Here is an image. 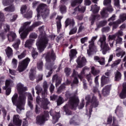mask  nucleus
I'll return each instance as SVG.
<instances>
[{"instance_id":"obj_1","label":"nucleus","mask_w":126,"mask_h":126,"mask_svg":"<svg viewBox=\"0 0 126 126\" xmlns=\"http://www.w3.org/2000/svg\"><path fill=\"white\" fill-rule=\"evenodd\" d=\"M26 94H20L18 99V94H15L12 97V102L17 107V112L19 114L21 113L22 110H24V105L26 102Z\"/></svg>"},{"instance_id":"obj_2","label":"nucleus","mask_w":126,"mask_h":126,"mask_svg":"<svg viewBox=\"0 0 126 126\" xmlns=\"http://www.w3.org/2000/svg\"><path fill=\"white\" fill-rule=\"evenodd\" d=\"M31 24V22H27L24 23L23 26L22 27L19 31V33L20 34L21 38L22 39H25L26 37H27V35L30 31H32L34 29V27H37V26H39V25H41L42 24V22H37L34 23L30 27H28L29 25Z\"/></svg>"},{"instance_id":"obj_3","label":"nucleus","mask_w":126,"mask_h":126,"mask_svg":"<svg viewBox=\"0 0 126 126\" xmlns=\"http://www.w3.org/2000/svg\"><path fill=\"white\" fill-rule=\"evenodd\" d=\"M79 103V99L77 96H74L70 99L68 105H66L64 106V110L66 113V115L69 116L71 115V112L69 110L67 109V108H70V109H73L75 110V108L78 105Z\"/></svg>"},{"instance_id":"obj_4","label":"nucleus","mask_w":126,"mask_h":126,"mask_svg":"<svg viewBox=\"0 0 126 126\" xmlns=\"http://www.w3.org/2000/svg\"><path fill=\"white\" fill-rule=\"evenodd\" d=\"M36 102L37 104L36 105L35 107V113L36 114H39L41 111L38 105L40 106L41 108L44 109V110H47L48 109V104L50 103L47 98L41 99L39 96L36 97Z\"/></svg>"},{"instance_id":"obj_5","label":"nucleus","mask_w":126,"mask_h":126,"mask_svg":"<svg viewBox=\"0 0 126 126\" xmlns=\"http://www.w3.org/2000/svg\"><path fill=\"white\" fill-rule=\"evenodd\" d=\"M47 44L48 38H47V37H42V35H40L36 42V46L40 53H41V52H43V51L45 50Z\"/></svg>"},{"instance_id":"obj_6","label":"nucleus","mask_w":126,"mask_h":126,"mask_svg":"<svg viewBox=\"0 0 126 126\" xmlns=\"http://www.w3.org/2000/svg\"><path fill=\"white\" fill-rule=\"evenodd\" d=\"M86 100L87 101L86 107V111H87V115H89L90 116L91 115V113H92V107H91L89 109V111L88 113V109H87V106L90 103H92V105L94 107L96 108V107H98L99 105V103L97 101V99L96 98V96H93L92 101L90 100V95H87L86 96Z\"/></svg>"},{"instance_id":"obj_7","label":"nucleus","mask_w":126,"mask_h":126,"mask_svg":"<svg viewBox=\"0 0 126 126\" xmlns=\"http://www.w3.org/2000/svg\"><path fill=\"white\" fill-rule=\"evenodd\" d=\"M111 2L112 0H104V5H108L109 6L107 9L103 8L102 10L100 12V14L103 18H107V17H108V11H109V12H112V11L114 10L112 7V6H111Z\"/></svg>"},{"instance_id":"obj_8","label":"nucleus","mask_w":126,"mask_h":126,"mask_svg":"<svg viewBox=\"0 0 126 126\" xmlns=\"http://www.w3.org/2000/svg\"><path fill=\"white\" fill-rule=\"evenodd\" d=\"M37 18L40 17V14L41 13V15L42 16H47L49 13H50V10L48 9V6L46 5V4L41 3L38 6L37 9Z\"/></svg>"},{"instance_id":"obj_9","label":"nucleus","mask_w":126,"mask_h":126,"mask_svg":"<svg viewBox=\"0 0 126 126\" xmlns=\"http://www.w3.org/2000/svg\"><path fill=\"white\" fill-rule=\"evenodd\" d=\"M100 42L101 51L103 55H106L107 51L110 50V48H109V45L108 44L106 43V36L104 35H102L99 39V40L98 43Z\"/></svg>"},{"instance_id":"obj_10","label":"nucleus","mask_w":126,"mask_h":126,"mask_svg":"<svg viewBox=\"0 0 126 126\" xmlns=\"http://www.w3.org/2000/svg\"><path fill=\"white\" fill-rule=\"evenodd\" d=\"M48 120H49V112L45 111L43 114L37 116L36 124L38 125H43Z\"/></svg>"},{"instance_id":"obj_11","label":"nucleus","mask_w":126,"mask_h":126,"mask_svg":"<svg viewBox=\"0 0 126 126\" xmlns=\"http://www.w3.org/2000/svg\"><path fill=\"white\" fill-rule=\"evenodd\" d=\"M29 63H30V59L27 58L24 60L23 61L20 62L19 65L18 67V70L19 72H22V71H24L25 69L28 66V64H29Z\"/></svg>"},{"instance_id":"obj_12","label":"nucleus","mask_w":126,"mask_h":126,"mask_svg":"<svg viewBox=\"0 0 126 126\" xmlns=\"http://www.w3.org/2000/svg\"><path fill=\"white\" fill-rule=\"evenodd\" d=\"M14 85L13 81L11 80H7L5 82V87L3 88V89L6 90V94L8 95L11 93V89L10 87H12Z\"/></svg>"},{"instance_id":"obj_13","label":"nucleus","mask_w":126,"mask_h":126,"mask_svg":"<svg viewBox=\"0 0 126 126\" xmlns=\"http://www.w3.org/2000/svg\"><path fill=\"white\" fill-rule=\"evenodd\" d=\"M89 69V68H87V67H85L83 69L82 71L81 72V74H78V73L77 72L75 71V70H73L72 76H74V83L77 84L78 83V80L76 78V76H78L81 80H82V78H83V77L82 76V74H84V71L85 70H88Z\"/></svg>"},{"instance_id":"obj_14","label":"nucleus","mask_w":126,"mask_h":126,"mask_svg":"<svg viewBox=\"0 0 126 126\" xmlns=\"http://www.w3.org/2000/svg\"><path fill=\"white\" fill-rule=\"evenodd\" d=\"M97 36L93 37L91 41L90 42L89 49L87 50L89 56L92 55L93 52L96 49V47L94 45V41L97 39Z\"/></svg>"},{"instance_id":"obj_15","label":"nucleus","mask_w":126,"mask_h":126,"mask_svg":"<svg viewBox=\"0 0 126 126\" xmlns=\"http://www.w3.org/2000/svg\"><path fill=\"white\" fill-rule=\"evenodd\" d=\"M120 19L121 20H119L117 22L109 23V26H111V25H113V28L116 29V27H118V25H119V24H121L122 22L126 20V14H123L122 15H121L120 16Z\"/></svg>"},{"instance_id":"obj_16","label":"nucleus","mask_w":126,"mask_h":126,"mask_svg":"<svg viewBox=\"0 0 126 126\" xmlns=\"http://www.w3.org/2000/svg\"><path fill=\"white\" fill-rule=\"evenodd\" d=\"M50 115L52 116V123L53 124H56L58 121L59 119H60V113H57L55 110H51L50 111Z\"/></svg>"},{"instance_id":"obj_17","label":"nucleus","mask_w":126,"mask_h":126,"mask_svg":"<svg viewBox=\"0 0 126 126\" xmlns=\"http://www.w3.org/2000/svg\"><path fill=\"white\" fill-rule=\"evenodd\" d=\"M77 63L78 67H82V66L85 65V63H86V59H85V58L80 56L78 58Z\"/></svg>"},{"instance_id":"obj_18","label":"nucleus","mask_w":126,"mask_h":126,"mask_svg":"<svg viewBox=\"0 0 126 126\" xmlns=\"http://www.w3.org/2000/svg\"><path fill=\"white\" fill-rule=\"evenodd\" d=\"M23 94H26V97L28 96V105L31 108V109H33V104H32V102L31 101H32L33 100V97H32V95L30 93H23Z\"/></svg>"},{"instance_id":"obj_19","label":"nucleus","mask_w":126,"mask_h":126,"mask_svg":"<svg viewBox=\"0 0 126 126\" xmlns=\"http://www.w3.org/2000/svg\"><path fill=\"white\" fill-rule=\"evenodd\" d=\"M56 60V56L54 51H52L50 53H48L46 57V61L47 62H50V61H55Z\"/></svg>"},{"instance_id":"obj_20","label":"nucleus","mask_w":126,"mask_h":126,"mask_svg":"<svg viewBox=\"0 0 126 126\" xmlns=\"http://www.w3.org/2000/svg\"><path fill=\"white\" fill-rule=\"evenodd\" d=\"M17 89L21 94H23V93H25L24 91L27 90V88L24 87L22 84L19 83L17 85Z\"/></svg>"},{"instance_id":"obj_21","label":"nucleus","mask_w":126,"mask_h":126,"mask_svg":"<svg viewBox=\"0 0 126 126\" xmlns=\"http://www.w3.org/2000/svg\"><path fill=\"white\" fill-rule=\"evenodd\" d=\"M115 52L116 53V57H118L119 58V57L121 56V58H123L125 55H126V52L124 51L122 48L120 47L117 48L116 50H115Z\"/></svg>"},{"instance_id":"obj_22","label":"nucleus","mask_w":126,"mask_h":126,"mask_svg":"<svg viewBox=\"0 0 126 126\" xmlns=\"http://www.w3.org/2000/svg\"><path fill=\"white\" fill-rule=\"evenodd\" d=\"M111 85L106 86L102 91V94L103 96H107L110 94V91L111 90Z\"/></svg>"},{"instance_id":"obj_23","label":"nucleus","mask_w":126,"mask_h":126,"mask_svg":"<svg viewBox=\"0 0 126 126\" xmlns=\"http://www.w3.org/2000/svg\"><path fill=\"white\" fill-rule=\"evenodd\" d=\"M19 116L16 115L13 116V123L16 126H21L22 121L20 120Z\"/></svg>"},{"instance_id":"obj_24","label":"nucleus","mask_w":126,"mask_h":126,"mask_svg":"<svg viewBox=\"0 0 126 126\" xmlns=\"http://www.w3.org/2000/svg\"><path fill=\"white\" fill-rule=\"evenodd\" d=\"M7 37L9 42H13L16 38V34L13 32H10L7 35Z\"/></svg>"},{"instance_id":"obj_25","label":"nucleus","mask_w":126,"mask_h":126,"mask_svg":"<svg viewBox=\"0 0 126 126\" xmlns=\"http://www.w3.org/2000/svg\"><path fill=\"white\" fill-rule=\"evenodd\" d=\"M94 60L95 62H98L101 65H104L105 64V58H99L98 56H94Z\"/></svg>"},{"instance_id":"obj_26","label":"nucleus","mask_w":126,"mask_h":126,"mask_svg":"<svg viewBox=\"0 0 126 126\" xmlns=\"http://www.w3.org/2000/svg\"><path fill=\"white\" fill-rule=\"evenodd\" d=\"M115 114H116L119 118H122V117L124 116L123 114V108L121 106H117L115 110Z\"/></svg>"},{"instance_id":"obj_27","label":"nucleus","mask_w":126,"mask_h":126,"mask_svg":"<svg viewBox=\"0 0 126 126\" xmlns=\"http://www.w3.org/2000/svg\"><path fill=\"white\" fill-rule=\"evenodd\" d=\"M116 37H117V34L114 35H109L108 36V41L109 42V45L111 48L113 47V46H114V40H115Z\"/></svg>"},{"instance_id":"obj_28","label":"nucleus","mask_w":126,"mask_h":126,"mask_svg":"<svg viewBox=\"0 0 126 126\" xmlns=\"http://www.w3.org/2000/svg\"><path fill=\"white\" fill-rule=\"evenodd\" d=\"M120 97L121 99H125L126 97V82L123 84V89L120 94Z\"/></svg>"},{"instance_id":"obj_29","label":"nucleus","mask_w":126,"mask_h":126,"mask_svg":"<svg viewBox=\"0 0 126 126\" xmlns=\"http://www.w3.org/2000/svg\"><path fill=\"white\" fill-rule=\"evenodd\" d=\"M48 84H47V82L45 81L43 83V88L44 89V93H42V99H47L46 96H47V89H48Z\"/></svg>"},{"instance_id":"obj_30","label":"nucleus","mask_w":126,"mask_h":126,"mask_svg":"<svg viewBox=\"0 0 126 126\" xmlns=\"http://www.w3.org/2000/svg\"><path fill=\"white\" fill-rule=\"evenodd\" d=\"M122 79V73L119 71H116L115 72V81H120Z\"/></svg>"},{"instance_id":"obj_31","label":"nucleus","mask_w":126,"mask_h":126,"mask_svg":"<svg viewBox=\"0 0 126 126\" xmlns=\"http://www.w3.org/2000/svg\"><path fill=\"white\" fill-rule=\"evenodd\" d=\"M99 19H100V15H92L90 18L91 25H93L94 24V22H95V20H99Z\"/></svg>"},{"instance_id":"obj_32","label":"nucleus","mask_w":126,"mask_h":126,"mask_svg":"<svg viewBox=\"0 0 126 126\" xmlns=\"http://www.w3.org/2000/svg\"><path fill=\"white\" fill-rule=\"evenodd\" d=\"M33 42H34V39H30L29 40H28L26 41V43L25 44V47L26 48H29V49H31L32 47H31V46H32V44H33Z\"/></svg>"},{"instance_id":"obj_33","label":"nucleus","mask_w":126,"mask_h":126,"mask_svg":"<svg viewBox=\"0 0 126 126\" xmlns=\"http://www.w3.org/2000/svg\"><path fill=\"white\" fill-rule=\"evenodd\" d=\"M76 54H77V52H76V50L74 49H72L70 51V53L69 54L70 57V62H71L74 58H75V56H76Z\"/></svg>"},{"instance_id":"obj_34","label":"nucleus","mask_w":126,"mask_h":126,"mask_svg":"<svg viewBox=\"0 0 126 126\" xmlns=\"http://www.w3.org/2000/svg\"><path fill=\"white\" fill-rule=\"evenodd\" d=\"M91 10L93 11V13H97L99 12V10H100V7L97 6L96 4L92 5Z\"/></svg>"},{"instance_id":"obj_35","label":"nucleus","mask_w":126,"mask_h":126,"mask_svg":"<svg viewBox=\"0 0 126 126\" xmlns=\"http://www.w3.org/2000/svg\"><path fill=\"white\" fill-rule=\"evenodd\" d=\"M5 52L8 58H9L12 56V55H13L12 49H11V48H10V47H8L5 49Z\"/></svg>"},{"instance_id":"obj_36","label":"nucleus","mask_w":126,"mask_h":126,"mask_svg":"<svg viewBox=\"0 0 126 126\" xmlns=\"http://www.w3.org/2000/svg\"><path fill=\"white\" fill-rule=\"evenodd\" d=\"M75 23H74V20H71L70 19H67L65 21V27H67L68 25H70V26H73L74 25Z\"/></svg>"},{"instance_id":"obj_37","label":"nucleus","mask_w":126,"mask_h":126,"mask_svg":"<svg viewBox=\"0 0 126 126\" xmlns=\"http://www.w3.org/2000/svg\"><path fill=\"white\" fill-rule=\"evenodd\" d=\"M53 81H56V86H58L59 84H60L61 83V80L60 79V78L59 77V76L58 75H55L52 78Z\"/></svg>"},{"instance_id":"obj_38","label":"nucleus","mask_w":126,"mask_h":126,"mask_svg":"<svg viewBox=\"0 0 126 126\" xmlns=\"http://www.w3.org/2000/svg\"><path fill=\"white\" fill-rule=\"evenodd\" d=\"M20 39H17L15 41V42L13 44L12 47L15 49V50H18V48H19V45H20Z\"/></svg>"},{"instance_id":"obj_39","label":"nucleus","mask_w":126,"mask_h":126,"mask_svg":"<svg viewBox=\"0 0 126 126\" xmlns=\"http://www.w3.org/2000/svg\"><path fill=\"white\" fill-rule=\"evenodd\" d=\"M101 86H104V84L109 82V78L106 77L105 76H102L101 77Z\"/></svg>"},{"instance_id":"obj_40","label":"nucleus","mask_w":126,"mask_h":126,"mask_svg":"<svg viewBox=\"0 0 126 126\" xmlns=\"http://www.w3.org/2000/svg\"><path fill=\"white\" fill-rule=\"evenodd\" d=\"M82 1H83V0H72L71 5V6H75V5L79 4V3H81Z\"/></svg>"},{"instance_id":"obj_41","label":"nucleus","mask_w":126,"mask_h":126,"mask_svg":"<svg viewBox=\"0 0 126 126\" xmlns=\"http://www.w3.org/2000/svg\"><path fill=\"white\" fill-rule=\"evenodd\" d=\"M14 0H2V4L4 6H7V5H10L12 3Z\"/></svg>"},{"instance_id":"obj_42","label":"nucleus","mask_w":126,"mask_h":126,"mask_svg":"<svg viewBox=\"0 0 126 126\" xmlns=\"http://www.w3.org/2000/svg\"><path fill=\"white\" fill-rule=\"evenodd\" d=\"M5 11L12 12V11H14L15 10V7H14V6L13 5H11L9 7H6L4 9Z\"/></svg>"},{"instance_id":"obj_43","label":"nucleus","mask_w":126,"mask_h":126,"mask_svg":"<svg viewBox=\"0 0 126 126\" xmlns=\"http://www.w3.org/2000/svg\"><path fill=\"white\" fill-rule=\"evenodd\" d=\"M28 11V9L27 8V6L26 5H23L21 7V13L22 14H25L26 12Z\"/></svg>"},{"instance_id":"obj_44","label":"nucleus","mask_w":126,"mask_h":126,"mask_svg":"<svg viewBox=\"0 0 126 126\" xmlns=\"http://www.w3.org/2000/svg\"><path fill=\"white\" fill-rule=\"evenodd\" d=\"M75 11H79L80 12H84L85 11V7L81 5H79L75 9Z\"/></svg>"},{"instance_id":"obj_45","label":"nucleus","mask_w":126,"mask_h":126,"mask_svg":"<svg viewBox=\"0 0 126 126\" xmlns=\"http://www.w3.org/2000/svg\"><path fill=\"white\" fill-rule=\"evenodd\" d=\"M122 62L121 59L116 60L111 65L112 67H115V66H117V65H119L120 63Z\"/></svg>"},{"instance_id":"obj_46","label":"nucleus","mask_w":126,"mask_h":126,"mask_svg":"<svg viewBox=\"0 0 126 126\" xmlns=\"http://www.w3.org/2000/svg\"><path fill=\"white\" fill-rule=\"evenodd\" d=\"M63 17L62 16H58L57 19H58L59 21L57 22V29H61L62 28V24H61V19H62Z\"/></svg>"},{"instance_id":"obj_47","label":"nucleus","mask_w":126,"mask_h":126,"mask_svg":"<svg viewBox=\"0 0 126 126\" xmlns=\"http://www.w3.org/2000/svg\"><path fill=\"white\" fill-rule=\"evenodd\" d=\"M92 73L93 75H97L100 73V71L99 70H95V67H92Z\"/></svg>"},{"instance_id":"obj_48","label":"nucleus","mask_w":126,"mask_h":126,"mask_svg":"<svg viewBox=\"0 0 126 126\" xmlns=\"http://www.w3.org/2000/svg\"><path fill=\"white\" fill-rule=\"evenodd\" d=\"M4 21V15L1 12H0V30L1 29V22Z\"/></svg>"},{"instance_id":"obj_49","label":"nucleus","mask_w":126,"mask_h":126,"mask_svg":"<svg viewBox=\"0 0 126 126\" xmlns=\"http://www.w3.org/2000/svg\"><path fill=\"white\" fill-rule=\"evenodd\" d=\"M26 56V51H24L21 54L18 56L19 60H22L24 58H25Z\"/></svg>"},{"instance_id":"obj_50","label":"nucleus","mask_w":126,"mask_h":126,"mask_svg":"<svg viewBox=\"0 0 126 126\" xmlns=\"http://www.w3.org/2000/svg\"><path fill=\"white\" fill-rule=\"evenodd\" d=\"M31 50H32V58H33V59H36L37 58V56H38V53H37L33 48H32Z\"/></svg>"},{"instance_id":"obj_51","label":"nucleus","mask_w":126,"mask_h":126,"mask_svg":"<svg viewBox=\"0 0 126 126\" xmlns=\"http://www.w3.org/2000/svg\"><path fill=\"white\" fill-rule=\"evenodd\" d=\"M37 67L38 70H40V71L42 70L43 69V62H38L37 64Z\"/></svg>"},{"instance_id":"obj_52","label":"nucleus","mask_w":126,"mask_h":126,"mask_svg":"<svg viewBox=\"0 0 126 126\" xmlns=\"http://www.w3.org/2000/svg\"><path fill=\"white\" fill-rule=\"evenodd\" d=\"M64 72L67 75V76H68L71 73V69L70 68H65L64 69Z\"/></svg>"},{"instance_id":"obj_53","label":"nucleus","mask_w":126,"mask_h":126,"mask_svg":"<svg viewBox=\"0 0 126 126\" xmlns=\"http://www.w3.org/2000/svg\"><path fill=\"white\" fill-rule=\"evenodd\" d=\"M64 101L63 99V97L59 96L58 100H57V105L58 106H60V105H62Z\"/></svg>"},{"instance_id":"obj_54","label":"nucleus","mask_w":126,"mask_h":126,"mask_svg":"<svg viewBox=\"0 0 126 126\" xmlns=\"http://www.w3.org/2000/svg\"><path fill=\"white\" fill-rule=\"evenodd\" d=\"M12 64L14 68H16V66H17V60L15 59H13L12 61Z\"/></svg>"},{"instance_id":"obj_55","label":"nucleus","mask_w":126,"mask_h":126,"mask_svg":"<svg viewBox=\"0 0 126 126\" xmlns=\"http://www.w3.org/2000/svg\"><path fill=\"white\" fill-rule=\"evenodd\" d=\"M91 74H89L88 75H87V78L88 81H89L90 83V85H91V84H92V79L91 78Z\"/></svg>"},{"instance_id":"obj_56","label":"nucleus","mask_w":126,"mask_h":126,"mask_svg":"<svg viewBox=\"0 0 126 126\" xmlns=\"http://www.w3.org/2000/svg\"><path fill=\"white\" fill-rule=\"evenodd\" d=\"M60 11L61 13H64L66 11V7L65 6H60Z\"/></svg>"},{"instance_id":"obj_57","label":"nucleus","mask_w":126,"mask_h":126,"mask_svg":"<svg viewBox=\"0 0 126 126\" xmlns=\"http://www.w3.org/2000/svg\"><path fill=\"white\" fill-rule=\"evenodd\" d=\"M35 90H36V94H39L42 92V88L39 86L35 87Z\"/></svg>"},{"instance_id":"obj_58","label":"nucleus","mask_w":126,"mask_h":126,"mask_svg":"<svg viewBox=\"0 0 126 126\" xmlns=\"http://www.w3.org/2000/svg\"><path fill=\"white\" fill-rule=\"evenodd\" d=\"M116 41V44H122L123 43V39L119 36H118Z\"/></svg>"},{"instance_id":"obj_59","label":"nucleus","mask_w":126,"mask_h":126,"mask_svg":"<svg viewBox=\"0 0 126 126\" xmlns=\"http://www.w3.org/2000/svg\"><path fill=\"white\" fill-rule=\"evenodd\" d=\"M77 30V29L76 28H74L73 29L71 30L69 32V34L72 35V34H74L76 33Z\"/></svg>"},{"instance_id":"obj_60","label":"nucleus","mask_w":126,"mask_h":126,"mask_svg":"<svg viewBox=\"0 0 126 126\" xmlns=\"http://www.w3.org/2000/svg\"><path fill=\"white\" fill-rule=\"evenodd\" d=\"M114 5L117 7H120V0H114Z\"/></svg>"},{"instance_id":"obj_61","label":"nucleus","mask_w":126,"mask_h":126,"mask_svg":"<svg viewBox=\"0 0 126 126\" xmlns=\"http://www.w3.org/2000/svg\"><path fill=\"white\" fill-rule=\"evenodd\" d=\"M4 29L5 32L9 31L10 27L7 24H5L4 26Z\"/></svg>"},{"instance_id":"obj_62","label":"nucleus","mask_w":126,"mask_h":126,"mask_svg":"<svg viewBox=\"0 0 126 126\" xmlns=\"http://www.w3.org/2000/svg\"><path fill=\"white\" fill-rule=\"evenodd\" d=\"M84 107V99H83L82 102L80 104V105L79 106V109L80 110V109H82Z\"/></svg>"},{"instance_id":"obj_63","label":"nucleus","mask_w":126,"mask_h":126,"mask_svg":"<svg viewBox=\"0 0 126 126\" xmlns=\"http://www.w3.org/2000/svg\"><path fill=\"white\" fill-rule=\"evenodd\" d=\"M85 5H90L91 4V1L90 0H85Z\"/></svg>"},{"instance_id":"obj_64","label":"nucleus","mask_w":126,"mask_h":126,"mask_svg":"<svg viewBox=\"0 0 126 126\" xmlns=\"http://www.w3.org/2000/svg\"><path fill=\"white\" fill-rule=\"evenodd\" d=\"M113 126H118V122L116 121V118L113 117Z\"/></svg>"}]
</instances>
